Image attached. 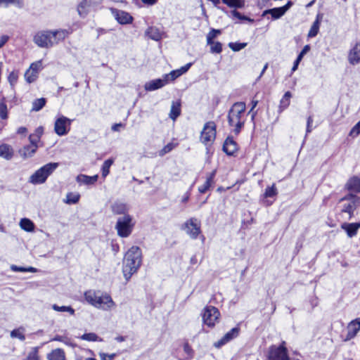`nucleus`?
Segmentation results:
<instances>
[{
  "label": "nucleus",
  "instance_id": "f257e3e1",
  "mask_svg": "<svg viewBox=\"0 0 360 360\" xmlns=\"http://www.w3.org/2000/svg\"><path fill=\"white\" fill-rule=\"evenodd\" d=\"M71 32L65 29L40 30L34 35L33 41L39 48L49 49L64 41Z\"/></svg>",
  "mask_w": 360,
  "mask_h": 360
},
{
  "label": "nucleus",
  "instance_id": "f03ea898",
  "mask_svg": "<svg viewBox=\"0 0 360 360\" xmlns=\"http://www.w3.org/2000/svg\"><path fill=\"white\" fill-rule=\"evenodd\" d=\"M248 115L245 102H235L231 106L227 113V122L235 135L238 136L243 129Z\"/></svg>",
  "mask_w": 360,
  "mask_h": 360
},
{
  "label": "nucleus",
  "instance_id": "7ed1b4c3",
  "mask_svg": "<svg viewBox=\"0 0 360 360\" xmlns=\"http://www.w3.org/2000/svg\"><path fill=\"white\" fill-rule=\"evenodd\" d=\"M142 252L139 247H131L124 255L122 272L127 281L135 274L141 265Z\"/></svg>",
  "mask_w": 360,
  "mask_h": 360
},
{
  "label": "nucleus",
  "instance_id": "20e7f679",
  "mask_svg": "<svg viewBox=\"0 0 360 360\" xmlns=\"http://www.w3.org/2000/svg\"><path fill=\"white\" fill-rule=\"evenodd\" d=\"M84 298L90 304L98 308L108 309L114 305L112 297L101 291L87 290L84 292Z\"/></svg>",
  "mask_w": 360,
  "mask_h": 360
},
{
  "label": "nucleus",
  "instance_id": "39448f33",
  "mask_svg": "<svg viewBox=\"0 0 360 360\" xmlns=\"http://www.w3.org/2000/svg\"><path fill=\"white\" fill-rule=\"evenodd\" d=\"M342 203L340 209V214H346L347 219H351L354 217L355 211L360 207V196L347 193L339 201Z\"/></svg>",
  "mask_w": 360,
  "mask_h": 360
},
{
  "label": "nucleus",
  "instance_id": "423d86ee",
  "mask_svg": "<svg viewBox=\"0 0 360 360\" xmlns=\"http://www.w3.org/2000/svg\"><path fill=\"white\" fill-rule=\"evenodd\" d=\"M217 125L213 121L206 122L200 131V141L206 147L212 146L217 138Z\"/></svg>",
  "mask_w": 360,
  "mask_h": 360
},
{
  "label": "nucleus",
  "instance_id": "0eeeda50",
  "mask_svg": "<svg viewBox=\"0 0 360 360\" xmlns=\"http://www.w3.org/2000/svg\"><path fill=\"white\" fill-rule=\"evenodd\" d=\"M202 321L203 325L210 329H212L219 323L221 319V313L214 306L207 305L201 312Z\"/></svg>",
  "mask_w": 360,
  "mask_h": 360
},
{
  "label": "nucleus",
  "instance_id": "6e6552de",
  "mask_svg": "<svg viewBox=\"0 0 360 360\" xmlns=\"http://www.w3.org/2000/svg\"><path fill=\"white\" fill-rule=\"evenodd\" d=\"M134 225L135 223L130 214L119 217L115 224L117 235L121 238L129 237L133 231Z\"/></svg>",
  "mask_w": 360,
  "mask_h": 360
},
{
  "label": "nucleus",
  "instance_id": "1a4fd4ad",
  "mask_svg": "<svg viewBox=\"0 0 360 360\" xmlns=\"http://www.w3.org/2000/svg\"><path fill=\"white\" fill-rule=\"evenodd\" d=\"M266 360H290L285 341H282L278 345H271L268 349Z\"/></svg>",
  "mask_w": 360,
  "mask_h": 360
},
{
  "label": "nucleus",
  "instance_id": "9d476101",
  "mask_svg": "<svg viewBox=\"0 0 360 360\" xmlns=\"http://www.w3.org/2000/svg\"><path fill=\"white\" fill-rule=\"evenodd\" d=\"M58 167V162L48 163L37 169L30 177V181L34 184H43L48 176Z\"/></svg>",
  "mask_w": 360,
  "mask_h": 360
},
{
  "label": "nucleus",
  "instance_id": "9b49d317",
  "mask_svg": "<svg viewBox=\"0 0 360 360\" xmlns=\"http://www.w3.org/2000/svg\"><path fill=\"white\" fill-rule=\"evenodd\" d=\"M182 229L189 236L191 239H197L202 233L201 223L197 218L191 217L182 225Z\"/></svg>",
  "mask_w": 360,
  "mask_h": 360
},
{
  "label": "nucleus",
  "instance_id": "f8f14e48",
  "mask_svg": "<svg viewBox=\"0 0 360 360\" xmlns=\"http://www.w3.org/2000/svg\"><path fill=\"white\" fill-rule=\"evenodd\" d=\"M101 3V0H82L77 6V12L81 18H86L91 10Z\"/></svg>",
  "mask_w": 360,
  "mask_h": 360
},
{
  "label": "nucleus",
  "instance_id": "ddd939ff",
  "mask_svg": "<svg viewBox=\"0 0 360 360\" xmlns=\"http://www.w3.org/2000/svg\"><path fill=\"white\" fill-rule=\"evenodd\" d=\"M345 190L352 195L360 193V174L350 176L344 186Z\"/></svg>",
  "mask_w": 360,
  "mask_h": 360
},
{
  "label": "nucleus",
  "instance_id": "4468645a",
  "mask_svg": "<svg viewBox=\"0 0 360 360\" xmlns=\"http://www.w3.org/2000/svg\"><path fill=\"white\" fill-rule=\"evenodd\" d=\"M239 333L240 328L238 326L234 327L228 331L221 339L214 342L213 345L215 348L219 349L234 338H237L239 335Z\"/></svg>",
  "mask_w": 360,
  "mask_h": 360
},
{
  "label": "nucleus",
  "instance_id": "2eb2a0df",
  "mask_svg": "<svg viewBox=\"0 0 360 360\" xmlns=\"http://www.w3.org/2000/svg\"><path fill=\"white\" fill-rule=\"evenodd\" d=\"M239 149L238 143L232 136H228L223 144L222 150L228 156H235Z\"/></svg>",
  "mask_w": 360,
  "mask_h": 360
},
{
  "label": "nucleus",
  "instance_id": "dca6fc26",
  "mask_svg": "<svg viewBox=\"0 0 360 360\" xmlns=\"http://www.w3.org/2000/svg\"><path fill=\"white\" fill-rule=\"evenodd\" d=\"M71 124V120L67 118L65 116H61L58 118L54 124V130L55 132L58 136H64L67 134L69 131V129H67V127L70 126Z\"/></svg>",
  "mask_w": 360,
  "mask_h": 360
},
{
  "label": "nucleus",
  "instance_id": "f3484780",
  "mask_svg": "<svg viewBox=\"0 0 360 360\" xmlns=\"http://www.w3.org/2000/svg\"><path fill=\"white\" fill-rule=\"evenodd\" d=\"M347 60L350 65L360 63V41H356L349 49Z\"/></svg>",
  "mask_w": 360,
  "mask_h": 360
},
{
  "label": "nucleus",
  "instance_id": "a211bd4d",
  "mask_svg": "<svg viewBox=\"0 0 360 360\" xmlns=\"http://www.w3.org/2000/svg\"><path fill=\"white\" fill-rule=\"evenodd\" d=\"M347 333L345 341L354 338L360 330V317L351 321L347 325Z\"/></svg>",
  "mask_w": 360,
  "mask_h": 360
},
{
  "label": "nucleus",
  "instance_id": "6ab92c4d",
  "mask_svg": "<svg viewBox=\"0 0 360 360\" xmlns=\"http://www.w3.org/2000/svg\"><path fill=\"white\" fill-rule=\"evenodd\" d=\"M217 170L214 169L211 172L206 174V180L205 183L198 187V192L200 194L205 193L215 183L214 179L216 176Z\"/></svg>",
  "mask_w": 360,
  "mask_h": 360
},
{
  "label": "nucleus",
  "instance_id": "aec40b11",
  "mask_svg": "<svg viewBox=\"0 0 360 360\" xmlns=\"http://www.w3.org/2000/svg\"><path fill=\"white\" fill-rule=\"evenodd\" d=\"M112 13L116 20L121 25L130 24L133 22V17L127 11L115 9Z\"/></svg>",
  "mask_w": 360,
  "mask_h": 360
},
{
  "label": "nucleus",
  "instance_id": "412c9836",
  "mask_svg": "<svg viewBox=\"0 0 360 360\" xmlns=\"http://www.w3.org/2000/svg\"><path fill=\"white\" fill-rule=\"evenodd\" d=\"M340 227L346 232L349 238H353L357 235L358 231L360 229V221L354 223L344 222L341 224Z\"/></svg>",
  "mask_w": 360,
  "mask_h": 360
},
{
  "label": "nucleus",
  "instance_id": "4be33fe9",
  "mask_svg": "<svg viewBox=\"0 0 360 360\" xmlns=\"http://www.w3.org/2000/svg\"><path fill=\"white\" fill-rule=\"evenodd\" d=\"M168 83V79H156L147 82L145 84V89L146 91H154L160 89Z\"/></svg>",
  "mask_w": 360,
  "mask_h": 360
},
{
  "label": "nucleus",
  "instance_id": "5701e85b",
  "mask_svg": "<svg viewBox=\"0 0 360 360\" xmlns=\"http://www.w3.org/2000/svg\"><path fill=\"white\" fill-rule=\"evenodd\" d=\"M14 155V150L11 146L7 143H2L0 145V157L10 160Z\"/></svg>",
  "mask_w": 360,
  "mask_h": 360
},
{
  "label": "nucleus",
  "instance_id": "b1692460",
  "mask_svg": "<svg viewBox=\"0 0 360 360\" xmlns=\"http://www.w3.org/2000/svg\"><path fill=\"white\" fill-rule=\"evenodd\" d=\"M47 360H66V354L63 349L56 348L52 349L47 354Z\"/></svg>",
  "mask_w": 360,
  "mask_h": 360
},
{
  "label": "nucleus",
  "instance_id": "393cba45",
  "mask_svg": "<svg viewBox=\"0 0 360 360\" xmlns=\"http://www.w3.org/2000/svg\"><path fill=\"white\" fill-rule=\"evenodd\" d=\"M111 210L112 213L115 215H121L125 216V214H128V207L126 204L120 202H115L111 205Z\"/></svg>",
  "mask_w": 360,
  "mask_h": 360
},
{
  "label": "nucleus",
  "instance_id": "a878e982",
  "mask_svg": "<svg viewBox=\"0 0 360 360\" xmlns=\"http://www.w3.org/2000/svg\"><path fill=\"white\" fill-rule=\"evenodd\" d=\"M292 98V94L290 91H286L281 99L280 100L279 105H278V112L279 113L283 112L285 110H286L290 104V99Z\"/></svg>",
  "mask_w": 360,
  "mask_h": 360
},
{
  "label": "nucleus",
  "instance_id": "bb28decb",
  "mask_svg": "<svg viewBox=\"0 0 360 360\" xmlns=\"http://www.w3.org/2000/svg\"><path fill=\"white\" fill-rule=\"evenodd\" d=\"M98 179V175L95 174L94 176H88L86 174H79L77 176V182L80 184H83L85 185H93L94 184Z\"/></svg>",
  "mask_w": 360,
  "mask_h": 360
},
{
  "label": "nucleus",
  "instance_id": "cd10ccee",
  "mask_svg": "<svg viewBox=\"0 0 360 360\" xmlns=\"http://www.w3.org/2000/svg\"><path fill=\"white\" fill-rule=\"evenodd\" d=\"M38 145L30 143L25 146L20 150V155L23 158L32 157L37 150Z\"/></svg>",
  "mask_w": 360,
  "mask_h": 360
},
{
  "label": "nucleus",
  "instance_id": "c85d7f7f",
  "mask_svg": "<svg viewBox=\"0 0 360 360\" xmlns=\"http://www.w3.org/2000/svg\"><path fill=\"white\" fill-rule=\"evenodd\" d=\"M44 133V128L42 127H37L33 134L29 136L30 143L34 145H38L41 136Z\"/></svg>",
  "mask_w": 360,
  "mask_h": 360
},
{
  "label": "nucleus",
  "instance_id": "c756f323",
  "mask_svg": "<svg viewBox=\"0 0 360 360\" xmlns=\"http://www.w3.org/2000/svg\"><path fill=\"white\" fill-rule=\"evenodd\" d=\"M178 146L179 143L176 141L175 139H173L171 142L166 144L161 150L158 151V155L160 157H163L167 153H169V152L173 150Z\"/></svg>",
  "mask_w": 360,
  "mask_h": 360
},
{
  "label": "nucleus",
  "instance_id": "7c9ffc66",
  "mask_svg": "<svg viewBox=\"0 0 360 360\" xmlns=\"http://www.w3.org/2000/svg\"><path fill=\"white\" fill-rule=\"evenodd\" d=\"M181 102L180 101L172 102L170 112H169V117L172 120L174 121L181 115Z\"/></svg>",
  "mask_w": 360,
  "mask_h": 360
},
{
  "label": "nucleus",
  "instance_id": "2f4dec72",
  "mask_svg": "<svg viewBox=\"0 0 360 360\" xmlns=\"http://www.w3.org/2000/svg\"><path fill=\"white\" fill-rule=\"evenodd\" d=\"M267 13L271 14L273 19H278L281 17H282L285 13L282 8V7H277L264 11L263 15Z\"/></svg>",
  "mask_w": 360,
  "mask_h": 360
},
{
  "label": "nucleus",
  "instance_id": "473e14b6",
  "mask_svg": "<svg viewBox=\"0 0 360 360\" xmlns=\"http://www.w3.org/2000/svg\"><path fill=\"white\" fill-rule=\"evenodd\" d=\"M46 102L47 101L45 98H40L34 100L31 110L34 112L41 110L46 105Z\"/></svg>",
  "mask_w": 360,
  "mask_h": 360
},
{
  "label": "nucleus",
  "instance_id": "72a5a7b5",
  "mask_svg": "<svg viewBox=\"0 0 360 360\" xmlns=\"http://www.w3.org/2000/svg\"><path fill=\"white\" fill-rule=\"evenodd\" d=\"M20 226L22 229L27 232H32L34 230V223L27 218L22 219L20 222Z\"/></svg>",
  "mask_w": 360,
  "mask_h": 360
},
{
  "label": "nucleus",
  "instance_id": "f704fd0d",
  "mask_svg": "<svg viewBox=\"0 0 360 360\" xmlns=\"http://www.w3.org/2000/svg\"><path fill=\"white\" fill-rule=\"evenodd\" d=\"M278 195V190L276 187V184L274 183L271 186H267L265 188L264 193L262 195L264 198H274Z\"/></svg>",
  "mask_w": 360,
  "mask_h": 360
},
{
  "label": "nucleus",
  "instance_id": "c9c22d12",
  "mask_svg": "<svg viewBox=\"0 0 360 360\" xmlns=\"http://www.w3.org/2000/svg\"><path fill=\"white\" fill-rule=\"evenodd\" d=\"M114 163V159L109 158L105 160L101 166V174L103 178H105L110 173V168Z\"/></svg>",
  "mask_w": 360,
  "mask_h": 360
},
{
  "label": "nucleus",
  "instance_id": "e433bc0d",
  "mask_svg": "<svg viewBox=\"0 0 360 360\" xmlns=\"http://www.w3.org/2000/svg\"><path fill=\"white\" fill-rule=\"evenodd\" d=\"M319 25H320V19L319 15H318L316 17V20L313 22L309 32H308V37L311 38L314 37L317 35L319 30Z\"/></svg>",
  "mask_w": 360,
  "mask_h": 360
},
{
  "label": "nucleus",
  "instance_id": "4c0bfd02",
  "mask_svg": "<svg viewBox=\"0 0 360 360\" xmlns=\"http://www.w3.org/2000/svg\"><path fill=\"white\" fill-rule=\"evenodd\" d=\"M79 338L82 340H85L87 342H102L103 339L101 338H99L96 333H86L83 334L79 337Z\"/></svg>",
  "mask_w": 360,
  "mask_h": 360
},
{
  "label": "nucleus",
  "instance_id": "58836bf2",
  "mask_svg": "<svg viewBox=\"0 0 360 360\" xmlns=\"http://www.w3.org/2000/svg\"><path fill=\"white\" fill-rule=\"evenodd\" d=\"M222 2L230 8H241L245 6V0H221Z\"/></svg>",
  "mask_w": 360,
  "mask_h": 360
},
{
  "label": "nucleus",
  "instance_id": "ea45409f",
  "mask_svg": "<svg viewBox=\"0 0 360 360\" xmlns=\"http://www.w3.org/2000/svg\"><path fill=\"white\" fill-rule=\"evenodd\" d=\"M80 199V195L79 193H74L72 192L68 193L66 195V199L65 202L69 205L76 204Z\"/></svg>",
  "mask_w": 360,
  "mask_h": 360
},
{
  "label": "nucleus",
  "instance_id": "a19ab883",
  "mask_svg": "<svg viewBox=\"0 0 360 360\" xmlns=\"http://www.w3.org/2000/svg\"><path fill=\"white\" fill-rule=\"evenodd\" d=\"M221 34V30L212 28L207 34V44H213L214 39Z\"/></svg>",
  "mask_w": 360,
  "mask_h": 360
},
{
  "label": "nucleus",
  "instance_id": "79ce46f5",
  "mask_svg": "<svg viewBox=\"0 0 360 360\" xmlns=\"http://www.w3.org/2000/svg\"><path fill=\"white\" fill-rule=\"evenodd\" d=\"M23 332L24 328L22 327L14 329L11 332V337L13 338H18L20 340L24 341L25 340V335Z\"/></svg>",
  "mask_w": 360,
  "mask_h": 360
},
{
  "label": "nucleus",
  "instance_id": "37998d69",
  "mask_svg": "<svg viewBox=\"0 0 360 360\" xmlns=\"http://www.w3.org/2000/svg\"><path fill=\"white\" fill-rule=\"evenodd\" d=\"M52 309L56 311H60V312L67 311V312H69L70 315L75 314V309L70 306L60 307V306L54 304L52 305Z\"/></svg>",
  "mask_w": 360,
  "mask_h": 360
},
{
  "label": "nucleus",
  "instance_id": "c03bdc74",
  "mask_svg": "<svg viewBox=\"0 0 360 360\" xmlns=\"http://www.w3.org/2000/svg\"><path fill=\"white\" fill-rule=\"evenodd\" d=\"M25 78L27 82L30 84L37 80L38 75L29 68L25 73Z\"/></svg>",
  "mask_w": 360,
  "mask_h": 360
},
{
  "label": "nucleus",
  "instance_id": "a18cd8bd",
  "mask_svg": "<svg viewBox=\"0 0 360 360\" xmlns=\"http://www.w3.org/2000/svg\"><path fill=\"white\" fill-rule=\"evenodd\" d=\"M24 360H39V348L37 347L32 348Z\"/></svg>",
  "mask_w": 360,
  "mask_h": 360
},
{
  "label": "nucleus",
  "instance_id": "49530a36",
  "mask_svg": "<svg viewBox=\"0 0 360 360\" xmlns=\"http://www.w3.org/2000/svg\"><path fill=\"white\" fill-rule=\"evenodd\" d=\"M210 46V52L213 53H220L222 52V44L219 41H213V44H207Z\"/></svg>",
  "mask_w": 360,
  "mask_h": 360
},
{
  "label": "nucleus",
  "instance_id": "de8ad7c7",
  "mask_svg": "<svg viewBox=\"0 0 360 360\" xmlns=\"http://www.w3.org/2000/svg\"><path fill=\"white\" fill-rule=\"evenodd\" d=\"M3 4L6 7L9 4H14L18 8H22L24 5L23 0H0V6Z\"/></svg>",
  "mask_w": 360,
  "mask_h": 360
},
{
  "label": "nucleus",
  "instance_id": "09e8293b",
  "mask_svg": "<svg viewBox=\"0 0 360 360\" xmlns=\"http://www.w3.org/2000/svg\"><path fill=\"white\" fill-rule=\"evenodd\" d=\"M258 103H259L258 100L255 99V98H252V100L251 101V103H250L251 108L248 113V115L251 114V120L252 121H254L255 117L257 115V110H255V108L257 107Z\"/></svg>",
  "mask_w": 360,
  "mask_h": 360
},
{
  "label": "nucleus",
  "instance_id": "8fccbe9b",
  "mask_svg": "<svg viewBox=\"0 0 360 360\" xmlns=\"http://www.w3.org/2000/svg\"><path fill=\"white\" fill-rule=\"evenodd\" d=\"M181 75V74L180 73L179 70H175L171 71L169 74L165 75L164 77L165 79H168V82H169V80H171V81L175 80L176 78H178Z\"/></svg>",
  "mask_w": 360,
  "mask_h": 360
},
{
  "label": "nucleus",
  "instance_id": "3c124183",
  "mask_svg": "<svg viewBox=\"0 0 360 360\" xmlns=\"http://www.w3.org/2000/svg\"><path fill=\"white\" fill-rule=\"evenodd\" d=\"M246 43H239V42H230L229 44V46L231 49L233 51H239L243 48L246 46Z\"/></svg>",
  "mask_w": 360,
  "mask_h": 360
},
{
  "label": "nucleus",
  "instance_id": "603ef678",
  "mask_svg": "<svg viewBox=\"0 0 360 360\" xmlns=\"http://www.w3.org/2000/svg\"><path fill=\"white\" fill-rule=\"evenodd\" d=\"M18 79V71H12L9 73L8 76V80L11 85L14 86Z\"/></svg>",
  "mask_w": 360,
  "mask_h": 360
},
{
  "label": "nucleus",
  "instance_id": "864d4df0",
  "mask_svg": "<svg viewBox=\"0 0 360 360\" xmlns=\"http://www.w3.org/2000/svg\"><path fill=\"white\" fill-rule=\"evenodd\" d=\"M41 67H42V61H41V60H39L32 63L30 66V69L32 70L34 73H36L39 75V72L40 69L41 68Z\"/></svg>",
  "mask_w": 360,
  "mask_h": 360
},
{
  "label": "nucleus",
  "instance_id": "5fc2aeb1",
  "mask_svg": "<svg viewBox=\"0 0 360 360\" xmlns=\"http://www.w3.org/2000/svg\"><path fill=\"white\" fill-rule=\"evenodd\" d=\"M0 117L2 120L8 118V108L5 103H0Z\"/></svg>",
  "mask_w": 360,
  "mask_h": 360
},
{
  "label": "nucleus",
  "instance_id": "6e6d98bb",
  "mask_svg": "<svg viewBox=\"0 0 360 360\" xmlns=\"http://www.w3.org/2000/svg\"><path fill=\"white\" fill-rule=\"evenodd\" d=\"M360 134V120L352 128L349 136L356 137Z\"/></svg>",
  "mask_w": 360,
  "mask_h": 360
},
{
  "label": "nucleus",
  "instance_id": "4d7b16f0",
  "mask_svg": "<svg viewBox=\"0 0 360 360\" xmlns=\"http://www.w3.org/2000/svg\"><path fill=\"white\" fill-rule=\"evenodd\" d=\"M51 341H57V342H63L67 345H70V339L68 338H67L65 336H63V335H56V336H54L51 339Z\"/></svg>",
  "mask_w": 360,
  "mask_h": 360
},
{
  "label": "nucleus",
  "instance_id": "13d9d810",
  "mask_svg": "<svg viewBox=\"0 0 360 360\" xmlns=\"http://www.w3.org/2000/svg\"><path fill=\"white\" fill-rule=\"evenodd\" d=\"M184 351L189 358H193L194 352L188 342L184 344Z\"/></svg>",
  "mask_w": 360,
  "mask_h": 360
},
{
  "label": "nucleus",
  "instance_id": "bf43d9fd",
  "mask_svg": "<svg viewBox=\"0 0 360 360\" xmlns=\"http://www.w3.org/2000/svg\"><path fill=\"white\" fill-rule=\"evenodd\" d=\"M116 356V354H106V353H100V357L101 360H113Z\"/></svg>",
  "mask_w": 360,
  "mask_h": 360
},
{
  "label": "nucleus",
  "instance_id": "052dcab7",
  "mask_svg": "<svg viewBox=\"0 0 360 360\" xmlns=\"http://www.w3.org/2000/svg\"><path fill=\"white\" fill-rule=\"evenodd\" d=\"M191 189L187 191L183 195L182 198H181V202L184 203V204H186L188 202L190 198H191Z\"/></svg>",
  "mask_w": 360,
  "mask_h": 360
},
{
  "label": "nucleus",
  "instance_id": "680f3d73",
  "mask_svg": "<svg viewBox=\"0 0 360 360\" xmlns=\"http://www.w3.org/2000/svg\"><path fill=\"white\" fill-rule=\"evenodd\" d=\"M9 36L4 34L0 37V49L3 47L9 40Z\"/></svg>",
  "mask_w": 360,
  "mask_h": 360
},
{
  "label": "nucleus",
  "instance_id": "e2e57ef3",
  "mask_svg": "<svg viewBox=\"0 0 360 360\" xmlns=\"http://www.w3.org/2000/svg\"><path fill=\"white\" fill-rule=\"evenodd\" d=\"M232 15L240 20H247L248 18L245 15H243L240 12L236 10H233L231 11Z\"/></svg>",
  "mask_w": 360,
  "mask_h": 360
},
{
  "label": "nucleus",
  "instance_id": "0e129e2a",
  "mask_svg": "<svg viewBox=\"0 0 360 360\" xmlns=\"http://www.w3.org/2000/svg\"><path fill=\"white\" fill-rule=\"evenodd\" d=\"M191 65H192V63H188L178 70H179L180 73L181 75H183V74L186 73L189 70V68L191 67Z\"/></svg>",
  "mask_w": 360,
  "mask_h": 360
},
{
  "label": "nucleus",
  "instance_id": "69168bd1",
  "mask_svg": "<svg viewBox=\"0 0 360 360\" xmlns=\"http://www.w3.org/2000/svg\"><path fill=\"white\" fill-rule=\"evenodd\" d=\"M142 3L146 5L152 6L155 4L158 0H141Z\"/></svg>",
  "mask_w": 360,
  "mask_h": 360
},
{
  "label": "nucleus",
  "instance_id": "338daca9",
  "mask_svg": "<svg viewBox=\"0 0 360 360\" xmlns=\"http://www.w3.org/2000/svg\"><path fill=\"white\" fill-rule=\"evenodd\" d=\"M27 131V129L25 127H20L18 129L17 133L19 134H25Z\"/></svg>",
  "mask_w": 360,
  "mask_h": 360
},
{
  "label": "nucleus",
  "instance_id": "774afa93",
  "mask_svg": "<svg viewBox=\"0 0 360 360\" xmlns=\"http://www.w3.org/2000/svg\"><path fill=\"white\" fill-rule=\"evenodd\" d=\"M292 5V2L291 1H288L287 4L282 7L285 13L290 8V6Z\"/></svg>",
  "mask_w": 360,
  "mask_h": 360
}]
</instances>
